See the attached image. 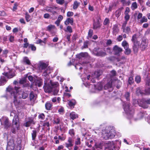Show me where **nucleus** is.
<instances>
[{"instance_id":"nucleus-1","label":"nucleus","mask_w":150,"mask_h":150,"mask_svg":"<svg viewBox=\"0 0 150 150\" xmlns=\"http://www.w3.org/2000/svg\"><path fill=\"white\" fill-rule=\"evenodd\" d=\"M1 124L4 127V128L7 130H9V128L11 127L12 129L11 131L13 133H15L16 129H19V125L18 124V118H14L13 120V124L11 125V123L9 122L8 118L6 117H3L0 119Z\"/></svg>"},{"instance_id":"nucleus-2","label":"nucleus","mask_w":150,"mask_h":150,"mask_svg":"<svg viewBox=\"0 0 150 150\" xmlns=\"http://www.w3.org/2000/svg\"><path fill=\"white\" fill-rule=\"evenodd\" d=\"M50 84H47L45 83L43 88L45 93H50L52 92L54 95H57L59 91V84L57 82L50 81Z\"/></svg>"},{"instance_id":"nucleus-3","label":"nucleus","mask_w":150,"mask_h":150,"mask_svg":"<svg viewBox=\"0 0 150 150\" xmlns=\"http://www.w3.org/2000/svg\"><path fill=\"white\" fill-rule=\"evenodd\" d=\"M48 64L43 61H40L38 63L35 64V67L37 69L38 72H42L44 75H48L50 74L51 70L47 68Z\"/></svg>"},{"instance_id":"nucleus-4","label":"nucleus","mask_w":150,"mask_h":150,"mask_svg":"<svg viewBox=\"0 0 150 150\" xmlns=\"http://www.w3.org/2000/svg\"><path fill=\"white\" fill-rule=\"evenodd\" d=\"M19 88V87H15L14 90L11 87L9 86L6 89L7 92L11 94V98L13 99V102L16 105H18L20 103L17 99L18 95L17 91Z\"/></svg>"},{"instance_id":"nucleus-5","label":"nucleus","mask_w":150,"mask_h":150,"mask_svg":"<svg viewBox=\"0 0 150 150\" xmlns=\"http://www.w3.org/2000/svg\"><path fill=\"white\" fill-rule=\"evenodd\" d=\"M110 76V81L104 86V89L105 90L108 89V91L110 92H111L113 90V86H115L114 82L115 83H120V81L115 77V76Z\"/></svg>"},{"instance_id":"nucleus-6","label":"nucleus","mask_w":150,"mask_h":150,"mask_svg":"<svg viewBox=\"0 0 150 150\" xmlns=\"http://www.w3.org/2000/svg\"><path fill=\"white\" fill-rule=\"evenodd\" d=\"M115 130L114 129H108L102 131L103 138L105 139L113 138L115 135Z\"/></svg>"},{"instance_id":"nucleus-7","label":"nucleus","mask_w":150,"mask_h":150,"mask_svg":"<svg viewBox=\"0 0 150 150\" xmlns=\"http://www.w3.org/2000/svg\"><path fill=\"white\" fill-rule=\"evenodd\" d=\"M123 108L127 113L129 119H131L133 117L134 110L129 108V103H125L123 104Z\"/></svg>"},{"instance_id":"nucleus-8","label":"nucleus","mask_w":150,"mask_h":150,"mask_svg":"<svg viewBox=\"0 0 150 150\" xmlns=\"http://www.w3.org/2000/svg\"><path fill=\"white\" fill-rule=\"evenodd\" d=\"M132 41L133 42V50L134 53H137L140 46V43L137 40V35H134L132 37Z\"/></svg>"},{"instance_id":"nucleus-9","label":"nucleus","mask_w":150,"mask_h":150,"mask_svg":"<svg viewBox=\"0 0 150 150\" xmlns=\"http://www.w3.org/2000/svg\"><path fill=\"white\" fill-rule=\"evenodd\" d=\"M14 76H1L0 79V86L4 85L8 79L12 78Z\"/></svg>"},{"instance_id":"nucleus-10","label":"nucleus","mask_w":150,"mask_h":150,"mask_svg":"<svg viewBox=\"0 0 150 150\" xmlns=\"http://www.w3.org/2000/svg\"><path fill=\"white\" fill-rule=\"evenodd\" d=\"M112 51L114 54L119 55L122 52L123 50L122 48L119 47L117 45H115L113 47Z\"/></svg>"},{"instance_id":"nucleus-11","label":"nucleus","mask_w":150,"mask_h":150,"mask_svg":"<svg viewBox=\"0 0 150 150\" xmlns=\"http://www.w3.org/2000/svg\"><path fill=\"white\" fill-rule=\"evenodd\" d=\"M100 18L99 16H97L95 18V19L93 20V28L96 29L100 26Z\"/></svg>"},{"instance_id":"nucleus-12","label":"nucleus","mask_w":150,"mask_h":150,"mask_svg":"<svg viewBox=\"0 0 150 150\" xmlns=\"http://www.w3.org/2000/svg\"><path fill=\"white\" fill-rule=\"evenodd\" d=\"M56 30L55 26L54 25H50L47 27V30L49 31L53 35L55 34Z\"/></svg>"},{"instance_id":"nucleus-13","label":"nucleus","mask_w":150,"mask_h":150,"mask_svg":"<svg viewBox=\"0 0 150 150\" xmlns=\"http://www.w3.org/2000/svg\"><path fill=\"white\" fill-rule=\"evenodd\" d=\"M7 147L8 149H10L11 150L14 149L15 148V144L13 139H10L8 142Z\"/></svg>"},{"instance_id":"nucleus-14","label":"nucleus","mask_w":150,"mask_h":150,"mask_svg":"<svg viewBox=\"0 0 150 150\" xmlns=\"http://www.w3.org/2000/svg\"><path fill=\"white\" fill-rule=\"evenodd\" d=\"M73 142L72 139L71 137H69L67 142L65 143V146L67 148L72 146L73 145Z\"/></svg>"},{"instance_id":"nucleus-15","label":"nucleus","mask_w":150,"mask_h":150,"mask_svg":"<svg viewBox=\"0 0 150 150\" xmlns=\"http://www.w3.org/2000/svg\"><path fill=\"white\" fill-rule=\"evenodd\" d=\"M106 146V147L109 148L110 150H113L115 148V146L113 142H109L105 145Z\"/></svg>"},{"instance_id":"nucleus-16","label":"nucleus","mask_w":150,"mask_h":150,"mask_svg":"<svg viewBox=\"0 0 150 150\" xmlns=\"http://www.w3.org/2000/svg\"><path fill=\"white\" fill-rule=\"evenodd\" d=\"M148 45V41L147 40L144 39L142 41L140 45V47L143 49H145L147 46Z\"/></svg>"},{"instance_id":"nucleus-17","label":"nucleus","mask_w":150,"mask_h":150,"mask_svg":"<svg viewBox=\"0 0 150 150\" xmlns=\"http://www.w3.org/2000/svg\"><path fill=\"white\" fill-rule=\"evenodd\" d=\"M74 20L72 18H67L64 22V24L67 25L70 24L71 25H73V24Z\"/></svg>"},{"instance_id":"nucleus-18","label":"nucleus","mask_w":150,"mask_h":150,"mask_svg":"<svg viewBox=\"0 0 150 150\" xmlns=\"http://www.w3.org/2000/svg\"><path fill=\"white\" fill-rule=\"evenodd\" d=\"M35 123L33 119L32 118H29L28 121L24 125L25 127H29L31 124H34Z\"/></svg>"},{"instance_id":"nucleus-19","label":"nucleus","mask_w":150,"mask_h":150,"mask_svg":"<svg viewBox=\"0 0 150 150\" xmlns=\"http://www.w3.org/2000/svg\"><path fill=\"white\" fill-rule=\"evenodd\" d=\"M34 80L35 82L36 85L39 87L41 86L43 84L42 80L41 79L38 78L36 80L35 79Z\"/></svg>"},{"instance_id":"nucleus-20","label":"nucleus","mask_w":150,"mask_h":150,"mask_svg":"<svg viewBox=\"0 0 150 150\" xmlns=\"http://www.w3.org/2000/svg\"><path fill=\"white\" fill-rule=\"evenodd\" d=\"M58 9V8L55 6H52L51 7L47 6L45 8L46 11L51 12L53 10H57Z\"/></svg>"},{"instance_id":"nucleus-21","label":"nucleus","mask_w":150,"mask_h":150,"mask_svg":"<svg viewBox=\"0 0 150 150\" xmlns=\"http://www.w3.org/2000/svg\"><path fill=\"white\" fill-rule=\"evenodd\" d=\"M5 70H8V71H6V72H5L4 73L5 74V75H15V74H13L12 73V72H13L14 70H13L12 69L10 70L9 69L8 67H5Z\"/></svg>"},{"instance_id":"nucleus-22","label":"nucleus","mask_w":150,"mask_h":150,"mask_svg":"<svg viewBox=\"0 0 150 150\" xmlns=\"http://www.w3.org/2000/svg\"><path fill=\"white\" fill-rule=\"evenodd\" d=\"M88 53L87 52H81L79 54L76 55V57L79 59H80L82 57H86L88 56Z\"/></svg>"},{"instance_id":"nucleus-23","label":"nucleus","mask_w":150,"mask_h":150,"mask_svg":"<svg viewBox=\"0 0 150 150\" xmlns=\"http://www.w3.org/2000/svg\"><path fill=\"white\" fill-rule=\"evenodd\" d=\"M29 96L30 100L31 102H34L36 99V97L34 95L33 92H31Z\"/></svg>"},{"instance_id":"nucleus-24","label":"nucleus","mask_w":150,"mask_h":150,"mask_svg":"<svg viewBox=\"0 0 150 150\" xmlns=\"http://www.w3.org/2000/svg\"><path fill=\"white\" fill-rule=\"evenodd\" d=\"M145 80L146 85L149 86H150V76H145Z\"/></svg>"},{"instance_id":"nucleus-25","label":"nucleus","mask_w":150,"mask_h":150,"mask_svg":"<svg viewBox=\"0 0 150 150\" xmlns=\"http://www.w3.org/2000/svg\"><path fill=\"white\" fill-rule=\"evenodd\" d=\"M70 116L73 120L78 117V115L74 112H72L70 114Z\"/></svg>"},{"instance_id":"nucleus-26","label":"nucleus","mask_w":150,"mask_h":150,"mask_svg":"<svg viewBox=\"0 0 150 150\" xmlns=\"http://www.w3.org/2000/svg\"><path fill=\"white\" fill-rule=\"evenodd\" d=\"M98 56L101 57H104L107 55V53L105 52L100 51L97 52Z\"/></svg>"},{"instance_id":"nucleus-27","label":"nucleus","mask_w":150,"mask_h":150,"mask_svg":"<svg viewBox=\"0 0 150 150\" xmlns=\"http://www.w3.org/2000/svg\"><path fill=\"white\" fill-rule=\"evenodd\" d=\"M79 5L80 3L76 1H74L73 5V8L74 9H76Z\"/></svg>"},{"instance_id":"nucleus-28","label":"nucleus","mask_w":150,"mask_h":150,"mask_svg":"<svg viewBox=\"0 0 150 150\" xmlns=\"http://www.w3.org/2000/svg\"><path fill=\"white\" fill-rule=\"evenodd\" d=\"M137 5L136 2H133L131 5V8L132 10H134L137 8Z\"/></svg>"},{"instance_id":"nucleus-29","label":"nucleus","mask_w":150,"mask_h":150,"mask_svg":"<svg viewBox=\"0 0 150 150\" xmlns=\"http://www.w3.org/2000/svg\"><path fill=\"white\" fill-rule=\"evenodd\" d=\"M31 135L32 140H35L37 136L36 131V130H33Z\"/></svg>"},{"instance_id":"nucleus-30","label":"nucleus","mask_w":150,"mask_h":150,"mask_svg":"<svg viewBox=\"0 0 150 150\" xmlns=\"http://www.w3.org/2000/svg\"><path fill=\"white\" fill-rule=\"evenodd\" d=\"M52 106V104L49 102H47L45 104L46 109L47 110H50Z\"/></svg>"},{"instance_id":"nucleus-31","label":"nucleus","mask_w":150,"mask_h":150,"mask_svg":"<svg viewBox=\"0 0 150 150\" xmlns=\"http://www.w3.org/2000/svg\"><path fill=\"white\" fill-rule=\"evenodd\" d=\"M123 32L126 33L128 34L130 32V28L129 27H127L124 28L123 29Z\"/></svg>"},{"instance_id":"nucleus-32","label":"nucleus","mask_w":150,"mask_h":150,"mask_svg":"<svg viewBox=\"0 0 150 150\" xmlns=\"http://www.w3.org/2000/svg\"><path fill=\"white\" fill-rule=\"evenodd\" d=\"M23 60L24 62L26 63L27 64L29 65L31 64L30 60L28 59L27 57H25L23 58Z\"/></svg>"},{"instance_id":"nucleus-33","label":"nucleus","mask_w":150,"mask_h":150,"mask_svg":"<svg viewBox=\"0 0 150 150\" xmlns=\"http://www.w3.org/2000/svg\"><path fill=\"white\" fill-rule=\"evenodd\" d=\"M113 33L114 34H116L119 31L118 28L117 26H114L113 28Z\"/></svg>"},{"instance_id":"nucleus-34","label":"nucleus","mask_w":150,"mask_h":150,"mask_svg":"<svg viewBox=\"0 0 150 150\" xmlns=\"http://www.w3.org/2000/svg\"><path fill=\"white\" fill-rule=\"evenodd\" d=\"M96 89L98 90H101L102 88V86L100 83H98L97 85H94Z\"/></svg>"},{"instance_id":"nucleus-35","label":"nucleus","mask_w":150,"mask_h":150,"mask_svg":"<svg viewBox=\"0 0 150 150\" xmlns=\"http://www.w3.org/2000/svg\"><path fill=\"white\" fill-rule=\"evenodd\" d=\"M122 45L124 48H126L129 47V45L128 43L126 41H124L122 43Z\"/></svg>"},{"instance_id":"nucleus-36","label":"nucleus","mask_w":150,"mask_h":150,"mask_svg":"<svg viewBox=\"0 0 150 150\" xmlns=\"http://www.w3.org/2000/svg\"><path fill=\"white\" fill-rule=\"evenodd\" d=\"M105 52L106 53H108L110 54H112V50L110 47H108L104 50Z\"/></svg>"},{"instance_id":"nucleus-37","label":"nucleus","mask_w":150,"mask_h":150,"mask_svg":"<svg viewBox=\"0 0 150 150\" xmlns=\"http://www.w3.org/2000/svg\"><path fill=\"white\" fill-rule=\"evenodd\" d=\"M136 93L138 95H139V94L141 95L144 94L145 92L144 93L142 91L140 90V88H137Z\"/></svg>"},{"instance_id":"nucleus-38","label":"nucleus","mask_w":150,"mask_h":150,"mask_svg":"<svg viewBox=\"0 0 150 150\" xmlns=\"http://www.w3.org/2000/svg\"><path fill=\"white\" fill-rule=\"evenodd\" d=\"M121 11L120 9H119L117 10L115 12V16L117 18H118L120 15Z\"/></svg>"},{"instance_id":"nucleus-39","label":"nucleus","mask_w":150,"mask_h":150,"mask_svg":"<svg viewBox=\"0 0 150 150\" xmlns=\"http://www.w3.org/2000/svg\"><path fill=\"white\" fill-rule=\"evenodd\" d=\"M87 76V79L88 80H90L93 83L95 82L96 81L94 80H92L93 77H94V76Z\"/></svg>"},{"instance_id":"nucleus-40","label":"nucleus","mask_w":150,"mask_h":150,"mask_svg":"<svg viewBox=\"0 0 150 150\" xmlns=\"http://www.w3.org/2000/svg\"><path fill=\"white\" fill-rule=\"evenodd\" d=\"M125 50V53L126 54L129 55V54L131 52V50L129 48V47L126 48H124Z\"/></svg>"},{"instance_id":"nucleus-41","label":"nucleus","mask_w":150,"mask_h":150,"mask_svg":"<svg viewBox=\"0 0 150 150\" xmlns=\"http://www.w3.org/2000/svg\"><path fill=\"white\" fill-rule=\"evenodd\" d=\"M76 101L74 100H72L70 101L69 103V105L71 107L75 105Z\"/></svg>"},{"instance_id":"nucleus-42","label":"nucleus","mask_w":150,"mask_h":150,"mask_svg":"<svg viewBox=\"0 0 150 150\" xmlns=\"http://www.w3.org/2000/svg\"><path fill=\"white\" fill-rule=\"evenodd\" d=\"M28 96V93L26 92H23L21 94L22 98L23 99H25Z\"/></svg>"},{"instance_id":"nucleus-43","label":"nucleus","mask_w":150,"mask_h":150,"mask_svg":"<svg viewBox=\"0 0 150 150\" xmlns=\"http://www.w3.org/2000/svg\"><path fill=\"white\" fill-rule=\"evenodd\" d=\"M143 102L144 103H146L148 104H150V99L145 98L143 100Z\"/></svg>"},{"instance_id":"nucleus-44","label":"nucleus","mask_w":150,"mask_h":150,"mask_svg":"<svg viewBox=\"0 0 150 150\" xmlns=\"http://www.w3.org/2000/svg\"><path fill=\"white\" fill-rule=\"evenodd\" d=\"M61 119L59 117H57L55 118L54 120V122L56 124H59L61 121Z\"/></svg>"},{"instance_id":"nucleus-45","label":"nucleus","mask_w":150,"mask_h":150,"mask_svg":"<svg viewBox=\"0 0 150 150\" xmlns=\"http://www.w3.org/2000/svg\"><path fill=\"white\" fill-rule=\"evenodd\" d=\"M28 76H26V77L23 78L20 80L19 83L20 84H23L25 83L26 82V78Z\"/></svg>"},{"instance_id":"nucleus-46","label":"nucleus","mask_w":150,"mask_h":150,"mask_svg":"<svg viewBox=\"0 0 150 150\" xmlns=\"http://www.w3.org/2000/svg\"><path fill=\"white\" fill-rule=\"evenodd\" d=\"M93 34V31L92 30H90L88 32V39L91 37Z\"/></svg>"},{"instance_id":"nucleus-47","label":"nucleus","mask_w":150,"mask_h":150,"mask_svg":"<svg viewBox=\"0 0 150 150\" xmlns=\"http://www.w3.org/2000/svg\"><path fill=\"white\" fill-rule=\"evenodd\" d=\"M135 81L136 82L138 83L140 82L141 77L140 76H137L135 78Z\"/></svg>"},{"instance_id":"nucleus-48","label":"nucleus","mask_w":150,"mask_h":150,"mask_svg":"<svg viewBox=\"0 0 150 150\" xmlns=\"http://www.w3.org/2000/svg\"><path fill=\"white\" fill-rule=\"evenodd\" d=\"M102 71L100 70H98L94 72V75H101L102 74Z\"/></svg>"},{"instance_id":"nucleus-49","label":"nucleus","mask_w":150,"mask_h":150,"mask_svg":"<svg viewBox=\"0 0 150 150\" xmlns=\"http://www.w3.org/2000/svg\"><path fill=\"white\" fill-rule=\"evenodd\" d=\"M65 31H68L70 33L72 32L71 27L70 26H68L67 28V30H64Z\"/></svg>"},{"instance_id":"nucleus-50","label":"nucleus","mask_w":150,"mask_h":150,"mask_svg":"<svg viewBox=\"0 0 150 150\" xmlns=\"http://www.w3.org/2000/svg\"><path fill=\"white\" fill-rule=\"evenodd\" d=\"M69 134L72 137L74 136L75 134L74 130L73 129H70L69 132Z\"/></svg>"},{"instance_id":"nucleus-51","label":"nucleus","mask_w":150,"mask_h":150,"mask_svg":"<svg viewBox=\"0 0 150 150\" xmlns=\"http://www.w3.org/2000/svg\"><path fill=\"white\" fill-rule=\"evenodd\" d=\"M147 21V18L145 17H143L140 21V22L142 23L144 22H146Z\"/></svg>"},{"instance_id":"nucleus-52","label":"nucleus","mask_w":150,"mask_h":150,"mask_svg":"<svg viewBox=\"0 0 150 150\" xmlns=\"http://www.w3.org/2000/svg\"><path fill=\"white\" fill-rule=\"evenodd\" d=\"M30 16L28 13H26L25 16V19L27 22H29L30 20Z\"/></svg>"},{"instance_id":"nucleus-53","label":"nucleus","mask_w":150,"mask_h":150,"mask_svg":"<svg viewBox=\"0 0 150 150\" xmlns=\"http://www.w3.org/2000/svg\"><path fill=\"white\" fill-rule=\"evenodd\" d=\"M58 111L60 114H62L64 113V108L62 107H61L58 110Z\"/></svg>"},{"instance_id":"nucleus-54","label":"nucleus","mask_w":150,"mask_h":150,"mask_svg":"<svg viewBox=\"0 0 150 150\" xmlns=\"http://www.w3.org/2000/svg\"><path fill=\"white\" fill-rule=\"evenodd\" d=\"M144 95H150V87L145 90Z\"/></svg>"},{"instance_id":"nucleus-55","label":"nucleus","mask_w":150,"mask_h":150,"mask_svg":"<svg viewBox=\"0 0 150 150\" xmlns=\"http://www.w3.org/2000/svg\"><path fill=\"white\" fill-rule=\"evenodd\" d=\"M57 78L58 80L59 81L61 82H62L64 79V78H62L61 76H57Z\"/></svg>"},{"instance_id":"nucleus-56","label":"nucleus","mask_w":150,"mask_h":150,"mask_svg":"<svg viewBox=\"0 0 150 150\" xmlns=\"http://www.w3.org/2000/svg\"><path fill=\"white\" fill-rule=\"evenodd\" d=\"M57 3L60 5H62L64 3V0H56Z\"/></svg>"},{"instance_id":"nucleus-57","label":"nucleus","mask_w":150,"mask_h":150,"mask_svg":"<svg viewBox=\"0 0 150 150\" xmlns=\"http://www.w3.org/2000/svg\"><path fill=\"white\" fill-rule=\"evenodd\" d=\"M88 42L87 41L84 42L83 46L82 47V49H83L88 48Z\"/></svg>"},{"instance_id":"nucleus-58","label":"nucleus","mask_w":150,"mask_h":150,"mask_svg":"<svg viewBox=\"0 0 150 150\" xmlns=\"http://www.w3.org/2000/svg\"><path fill=\"white\" fill-rule=\"evenodd\" d=\"M38 118L41 120H43L45 119V116L43 113H41L38 115Z\"/></svg>"},{"instance_id":"nucleus-59","label":"nucleus","mask_w":150,"mask_h":150,"mask_svg":"<svg viewBox=\"0 0 150 150\" xmlns=\"http://www.w3.org/2000/svg\"><path fill=\"white\" fill-rule=\"evenodd\" d=\"M130 96V93L129 92H126L125 94V96L127 100H129V98Z\"/></svg>"},{"instance_id":"nucleus-60","label":"nucleus","mask_w":150,"mask_h":150,"mask_svg":"<svg viewBox=\"0 0 150 150\" xmlns=\"http://www.w3.org/2000/svg\"><path fill=\"white\" fill-rule=\"evenodd\" d=\"M75 144L79 145L81 144L80 139L79 138H77L75 142Z\"/></svg>"},{"instance_id":"nucleus-61","label":"nucleus","mask_w":150,"mask_h":150,"mask_svg":"<svg viewBox=\"0 0 150 150\" xmlns=\"http://www.w3.org/2000/svg\"><path fill=\"white\" fill-rule=\"evenodd\" d=\"M29 47L30 48L31 50L33 51H35L36 50V47L34 46L33 45H30L29 46Z\"/></svg>"},{"instance_id":"nucleus-62","label":"nucleus","mask_w":150,"mask_h":150,"mask_svg":"<svg viewBox=\"0 0 150 150\" xmlns=\"http://www.w3.org/2000/svg\"><path fill=\"white\" fill-rule=\"evenodd\" d=\"M74 13L73 12L71 11H68L67 13V17H71L73 16Z\"/></svg>"},{"instance_id":"nucleus-63","label":"nucleus","mask_w":150,"mask_h":150,"mask_svg":"<svg viewBox=\"0 0 150 150\" xmlns=\"http://www.w3.org/2000/svg\"><path fill=\"white\" fill-rule=\"evenodd\" d=\"M130 11L129 8L128 7L126 8L125 11V14H128L129 13Z\"/></svg>"},{"instance_id":"nucleus-64","label":"nucleus","mask_w":150,"mask_h":150,"mask_svg":"<svg viewBox=\"0 0 150 150\" xmlns=\"http://www.w3.org/2000/svg\"><path fill=\"white\" fill-rule=\"evenodd\" d=\"M109 23V20L108 18H106L104 21V24L105 25H107Z\"/></svg>"}]
</instances>
